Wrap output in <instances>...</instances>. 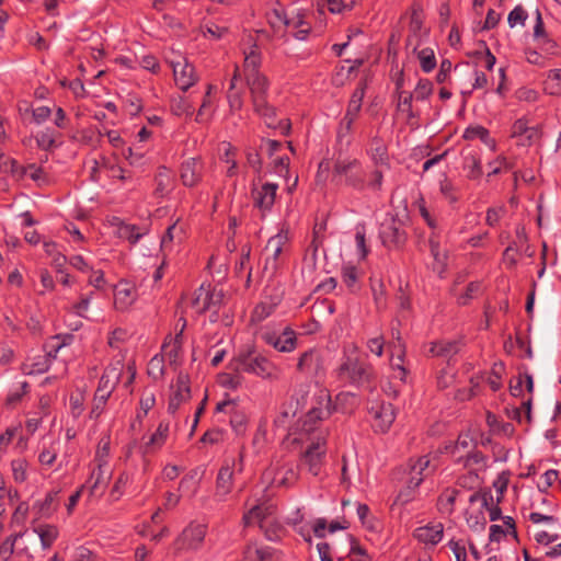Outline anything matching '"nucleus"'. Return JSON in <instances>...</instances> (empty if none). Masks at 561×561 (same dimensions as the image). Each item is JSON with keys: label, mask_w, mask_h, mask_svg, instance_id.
Returning a JSON list of instances; mask_svg holds the SVG:
<instances>
[{"label": "nucleus", "mask_w": 561, "mask_h": 561, "mask_svg": "<svg viewBox=\"0 0 561 561\" xmlns=\"http://www.w3.org/2000/svg\"><path fill=\"white\" fill-rule=\"evenodd\" d=\"M324 405L313 407L309 410L304 421L301 437H294V443L306 445L305 450L300 454L299 466L314 477L321 473L327 457V436L324 431L317 426L319 421L331 414L328 396H324Z\"/></svg>", "instance_id": "nucleus-1"}, {"label": "nucleus", "mask_w": 561, "mask_h": 561, "mask_svg": "<svg viewBox=\"0 0 561 561\" xmlns=\"http://www.w3.org/2000/svg\"><path fill=\"white\" fill-rule=\"evenodd\" d=\"M232 365L237 371L251 374L262 379L272 380L279 376L277 366L251 345L239 351Z\"/></svg>", "instance_id": "nucleus-2"}, {"label": "nucleus", "mask_w": 561, "mask_h": 561, "mask_svg": "<svg viewBox=\"0 0 561 561\" xmlns=\"http://www.w3.org/2000/svg\"><path fill=\"white\" fill-rule=\"evenodd\" d=\"M371 375L370 365L360 359L356 345L352 344L344 351L342 363L337 368V376L341 380L354 386H363L370 380Z\"/></svg>", "instance_id": "nucleus-3"}, {"label": "nucleus", "mask_w": 561, "mask_h": 561, "mask_svg": "<svg viewBox=\"0 0 561 561\" xmlns=\"http://www.w3.org/2000/svg\"><path fill=\"white\" fill-rule=\"evenodd\" d=\"M333 174L340 178L345 186L363 192L366 188L367 172L360 160L352 157H340L335 160Z\"/></svg>", "instance_id": "nucleus-4"}, {"label": "nucleus", "mask_w": 561, "mask_h": 561, "mask_svg": "<svg viewBox=\"0 0 561 561\" xmlns=\"http://www.w3.org/2000/svg\"><path fill=\"white\" fill-rule=\"evenodd\" d=\"M275 508L270 504L256 505L243 515L244 526L257 523L261 530L270 541H277L282 537L283 528L274 516Z\"/></svg>", "instance_id": "nucleus-5"}, {"label": "nucleus", "mask_w": 561, "mask_h": 561, "mask_svg": "<svg viewBox=\"0 0 561 561\" xmlns=\"http://www.w3.org/2000/svg\"><path fill=\"white\" fill-rule=\"evenodd\" d=\"M436 467V457H431L430 455L411 460L407 472V490L399 493L398 501L401 503L409 502L412 497V491H414L426 477L434 472Z\"/></svg>", "instance_id": "nucleus-6"}, {"label": "nucleus", "mask_w": 561, "mask_h": 561, "mask_svg": "<svg viewBox=\"0 0 561 561\" xmlns=\"http://www.w3.org/2000/svg\"><path fill=\"white\" fill-rule=\"evenodd\" d=\"M243 455L240 454L238 457H227L225 463L220 468L217 482H216V495L219 500L224 501L232 491L233 476L234 473H241L243 471Z\"/></svg>", "instance_id": "nucleus-7"}, {"label": "nucleus", "mask_w": 561, "mask_h": 561, "mask_svg": "<svg viewBox=\"0 0 561 561\" xmlns=\"http://www.w3.org/2000/svg\"><path fill=\"white\" fill-rule=\"evenodd\" d=\"M299 478V466L293 462H285L270 468L264 473V480L275 488H290Z\"/></svg>", "instance_id": "nucleus-8"}, {"label": "nucleus", "mask_w": 561, "mask_h": 561, "mask_svg": "<svg viewBox=\"0 0 561 561\" xmlns=\"http://www.w3.org/2000/svg\"><path fill=\"white\" fill-rule=\"evenodd\" d=\"M169 62L173 69L175 83L181 90L186 91L196 83L197 76L194 66L185 57L179 55L170 59Z\"/></svg>", "instance_id": "nucleus-9"}, {"label": "nucleus", "mask_w": 561, "mask_h": 561, "mask_svg": "<svg viewBox=\"0 0 561 561\" xmlns=\"http://www.w3.org/2000/svg\"><path fill=\"white\" fill-rule=\"evenodd\" d=\"M430 30L423 24L422 18L413 13L410 19L409 35L407 38V49L411 53L424 46H428Z\"/></svg>", "instance_id": "nucleus-10"}, {"label": "nucleus", "mask_w": 561, "mask_h": 561, "mask_svg": "<svg viewBox=\"0 0 561 561\" xmlns=\"http://www.w3.org/2000/svg\"><path fill=\"white\" fill-rule=\"evenodd\" d=\"M289 239L288 229L282 228L275 236L271 237L264 249L265 268L273 272L277 268V260L283 251V247Z\"/></svg>", "instance_id": "nucleus-11"}, {"label": "nucleus", "mask_w": 561, "mask_h": 561, "mask_svg": "<svg viewBox=\"0 0 561 561\" xmlns=\"http://www.w3.org/2000/svg\"><path fill=\"white\" fill-rule=\"evenodd\" d=\"M222 301V290L213 289L210 291H207L203 287H201L192 305L199 313L205 311H211L213 314H217Z\"/></svg>", "instance_id": "nucleus-12"}, {"label": "nucleus", "mask_w": 561, "mask_h": 561, "mask_svg": "<svg viewBox=\"0 0 561 561\" xmlns=\"http://www.w3.org/2000/svg\"><path fill=\"white\" fill-rule=\"evenodd\" d=\"M188 376L180 373L174 385H171L168 411L175 413L179 408L191 398Z\"/></svg>", "instance_id": "nucleus-13"}, {"label": "nucleus", "mask_w": 561, "mask_h": 561, "mask_svg": "<svg viewBox=\"0 0 561 561\" xmlns=\"http://www.w3.org/2000/svg\"><path fill=\"white\" fill-rule=\"evenodd\" d=\"M250 90L253 108H261L265 105L268 92V80L261 72H253L245 77Z\"/></svg>", "instance_id": "nucleus-14"}, {"label": "nucleus", "mask_w": 561, "mask_h": 561, "mask_svg": "<svg viewBox=\"0 0 561 561\" xmlns=\"http://www.w3.org/2000/svg\"><path fill=\"white\" fill-rule=\"evenodd\" d=\"M61 344L54 346V353H57L61 348ZM56 354H54L55 356ZM51 352L38 353L28 356L21 366V370L25 375H38L48 370L51 363Z\"/></svg>", "instance_id": "nucleus-15"}, {"label": "nucleus", "mask_w": 561, "mask_h": 561, "mask_svg": "<svg viewBox=\"0 0 561 561\" xmlns=\"http://www.w3.org/2000/svg\"><path fill=\"white\" fill-rule=\"evenodd\" d=\"M205 535V525L191 523L179 536L175 545L179 549H196L203 542Z\"/></svg>", "instance_id": "nucleus-16"}, {"label": "nucleus", "mask_w": 561, "mask_h": 561, "mask_svg": "<svg viewBox=\"0 0 561 561\" xmlns=\"http://www.w3.org/2000/svg\"><path fill=\"white\" fill-rule=\"evenodd\" d=\"M488 500L489 497L485 494H480L478 492H474L469 496V502L471 504L480 503V510L466 513V523L473 531L479 533L485 528L486 518L484 516L483 508L488 507Z\"/></svg>", "instance_id": "nucleus-17"}, {"label": "nucleus", "mask_w": 561, "mask_h": 561, "mask_svg": "<svg viewBox=\"0 0 561 561\" xmlns=\"http://www.w3.org/2000/svg\"><path fill=\"white\" fill-rule=\"evenodd\" d=\"M512 137L518 140L519 146H530L540 138L538 126H529L528 119L518 118L512 126Z\"/></svg>", "instance_id": "nucleus-18"}, {"label": "nucleus", "mask_w": 561, "mask_h": 561, "mask_svg": "<svg viewBox=\"0 0 561 561\" xmlns=\"http://www.w3.org/2000/svg\"><path fill=\"white\" fill-rule=\"evenodd\" d=\"M263 340L278 352L290 353L296 348V334L290 328H285L280 334L266 332Z\"/></svg>", "instance_id": "nucleus-19"}, {"label": "nucleus", "mask_w": 561, "mask_h": 561, "mask_svg": "<svg viewBox=\"0 0 561 561\" xmlns=\"http://www.w3.org/2000/svg\"><path fill=\"white\" fill-rule=\"evenodd\" d=\"M377 431L386 432L394 421V410L390 403H374L369 408Z\"/></svg>", "instance_id": "nucleus-20"}, {"label": "nucleus", "mask_w": 561, "mask_h": 561, "mask_svg": "<svg viewBox=\"0 0 561 561\" xmlns=\"http://www.w3.org/2000/svg\"><path fill=\"white\" fill-rule=\"evenodd\" d=\"M414 537L421 543L428 547H434L437 543H439L444 538V525L439 522H434L417 527L414 530Z\"/></svg>", "instance_id": "nucleus-21"}, {"label": "nucleus", "mask_w": 561, "mask_h": 561, "mask_svg": "<svg viewBox=\"0 0 561 561\" xmlns=\"http://www.w3.org/2000/svg\"><path fill=\"white\" fill-rule=\"evenodd\" d=\"M124 365L121 360L111 364L102 375L95 392L111 396L119 381Z\"/></svg>", "instance_id": "nucleus-22"}, {"label": "nucleus", "mask_w": 561, "mask_h": 561, "mask_svg": "<svg viewBox=\"0 0 561 561\" xmlns=\"http://www.w3.org/2000/svg\"><path fill=\"white\" fill-rule=\"evenodd\" d=\"M204 164L199 158H188L185 160L180 170V178L183 185L193 187L196 185L203 174Z\"/></svg>", "instance_id": "nucleus-23"}, {"label": "nucleus", "mask_w": 561, "mask_h": 561, "mask_svg": "<svg viewBox=\"0 0 561 561\" xmlns=\"http://www.w3.org/2000/svg\"><path fill=\"white\" fill-rule=\"evenodd\" d=\"M278 185L276 183L266 182L260 187L253 190V198L256 207L262 211H268L272 209Z\"/></svg>", "instance_id": "nucleus-24"}, {"label": "nucleus", "mask_w": 561, "mask_h": 561, "mask_svg": "<svg viewBox=\"0 0 561 561\" xmlns=\"http://www.w3.org/2000/svg\"><path fill=\"white\" fill-rule=\"evenodd\" d=\"M295 410L291 405L284 407L283 410L279 412L277 417L275 419V425L277 427H282L285 430H288V435L294 440V437H301L302 435V427H304V421L306 420L308 413L297 422L295 426H291V421L295 417Z\"/></svg>", "instance_id": "nucleus-25"}, {"label": "nucleus", "mask_w": 561, "mask_h": 561, "mask_svg": "<svg viewBox=\"0 0 561 561\" xmlns=\"http://www.w3.org/2000/svg\"><path fill=\"white\" fill-rule=\"evenodd\" d=\"M137 298L136 287L128 282H119L114 289V304L116 309H128Z\"/></svg>", "instance_id": "nucleus-26"}, {"label": "nucleus", "mask_w": 561, "mask_h": 561, "mask_svg": "<svg viewBox=\"0 0 561 561\" xmlns=\"http://www.w3.org/2000/svg\"><path fill=\"white\" fill-rule=\"evenodd\" d=\"M175 184L174 175L167 167H159L154 176V196L167 197L173 191Z\"/></svg>", "instance_id": "nucleus-27"}, {"label": "nucleus", "mask_w": 561, "mask_h": 561, "mask_svg": "<svg viewBox=\"0 0 561 561\" xmlns=\"http://www.w3.org/2000/svg\"><path fill=\"white\" fill-rule=\"evenodd\" d=\"M456 71L460 77L472 81L467 88L461 89L462 94H471L473 90L482 89L488 83V79L484 72L471 68L468 65L462 68H456Z\"/></svg>", "instance_id": "nucleus-28"}, {"label": "nucleus", "mask_w": 561, "mask_h": 561, "mask_svg": "<svg viewBox=\"0 0 561 561\" xmlns=\"http://www.w3.org/2000/svg\"><path fill=\"white\" fill-rule=\"evenodd\" d=\"M59 490H53L46 493L43 500H37L33 510L41 518H49L57 511L59 504Z\"/></svg>", "instance_id": "nucleus-29"}, {"label": "nucleus", "mask_w": 561, "mask_h": 561, "mask_svg": "<svg viewBox=\"0 0 561 561\" xmlns=\"http://www.w3.org/2000/svg\"><path fill=\"white\" fill-rule=\"evenodd\" d=\"M254 112L260 115L267 127L279 129L282 134L287 135L290 130V124L287 119L277 122L276 110L265 101V105L261 108H254Z\"/></svg>", "instance_id": "nucleus-30"}, {"label": "nucleus", "mask_w": 561, "mask_h": 561, "mask_svg": "<svg viewBox=\"0 0 561 561\" xmlns=\"http://www.w3.org/2000/svg\"><path fill=\"white\" fill-rule=\"evenodd\" d=\"M111 476L112 473L107 467H103L102 462L98 465V469L92 472L90 480L88 481L90 495H101L104 492Z\"/></svg>", "instance_id": "nucleus-31"}, {"label": "nucleus", "mask_w": 561, "mask_h": 561, "mask_svg": "<svg viewBox=\"0 0 561 561\" xmlns=\"http://www.w3.org/2000/svg\"><path fill=\"white\" fill-rule=\"evenodd\" d=\"M95 165L100 171L105 172L106 176L112 180H118L122 183L133 182V178L129 173H127L121 165L107 158H103L100 163L95 162Z\"/></svg>", "instance_id": "nucleus-32"}, {"label": "nucleus", "mask_w": 561, "mask_h": 561, "mask_svg": "<svg viewBox=\"0 0 561 561\" xmlns=\"http://www.w3.org/2000/svg\"><path fill=\"white\" fill-rule=\"evenodd\" d=\"M298 370L307 376H318L321 370L320 358L316 351L310 350L301 354L297 364Z\"/></svg>", "instance_id": "nucleus-33"}, {"label": "nucleus", "mask_w": 561, "mask_h": 561, "mask_svg": "<svg viewBox=\"0 0 561 561\" xmlns=\"http://www.w3.org/2000/svg\"><path fill=\"white\" fill-rule=\"evenodd\" d=\"M182 343L181 333H176L174 337H170L162 345L161 356L172 366H178L181 360Z\"/></svg>", "instance_id": "nucleus-34"}, {"label": "nucleus", "mask_w": 561, "mask_h": 561, "mask_svg": "<svg viewBox=\"0 0 561 561\" xmlns=\"http://www.w3.org/2000/svg\"><path fill=\"white\" fill-rule=\"evenodd\" d=\"M473 446V439L472 437L465 433V434H460L458 436V439L456 442V445H455V450L454 453H457V451H465L466 453V456H465V466H468L471 461L473 462H479L481 460V455L476 453V454H471V448ZM463 458V456H460L457 458V461H460L461 459Z\"/></svg>", "instance_id": "nucleus-35"}, {"label": "nucleus", "mask_w": 561, "mask_h": 561, "mask_svg": "<svg viewBox=\"0 0 561 561\" xmlns=\"http://www.w3.org/2000/svg\"><path fill=\"white\" fill-rule=\"evenodd\" d=\"M381 241L385 245H398L404 240V232L391 221L383 222L379 231Z\"/></svg>", "instance_id": "nucleus-36"}, {"label": "nucleus", "mask_w": 561, "mask_h": 561, "mask_svg": "<svg viewBox=\"0 0 561 561\" xmlns=\"http://www.w3.org/2000/svg\"><path fill=\"white\" fill-rule=\"evenodd\" d=\"M470 382H471V389H470V393H469L468 398L477 394V392H478L477 389L479 388V386L482 382H486L493 391H497L502 387L501 375L495 369L493 370L492 374H489V375L481 374V375L471 377Z\"/></svg>", "instance_id": "nucleus-37"}, {"label": "nucleus", "mask_w": 561, "mask_h": 561, "mask_svg": "<svg viewBox=\"0 0 561 561\" xmlns=\"http://www.w3.org/2000/svg\"><path fill=\"white\" fill-rule=\"evenodd\" d=\"M463 138L467 140L479 139L481 140L490 150H496V141L490 136V133L486 128L481 125L469 126L463 131Z\"/></svg>", "instance_id": "nucleus-38"}, {"label": "nucleus", "mask_w": 561, "mask_h": 561, "mask_svg": "<svg viewBox=\"0 0 561 561\" xmlns=\"http://www.w3.org/2000/svg\"><path fill=\"white\" fill-rule=\"evenodd\" d=\"M33 530L38 536L43 549L50 548L59 536L58 527L51 524H41Z\"/></svg>", "instance_id": "nucleus-39"}, {"label": "nucleus", "mask_w": 561, "mask_h": 561, "mask_svg": "<svg viewBox=\"0 0 561 561\" xmlns=\"http://www.w3.org/2000/svg\"><path fill=\"white\" fill-rule=\"evenodd\" d=\"M348 542V551L346 556H337V561H373L368 552L357 545L351 536L346 537Z\"/></svg>", "instance_id": "nucleus-40"}, {"label": "nucleus", "mask_w": 561, "mask_h": 561, "mask_svg": "<svg viewBox=\"0 0 561 561\" xmlns=\"http://www.w3.org/2000/svg\"><path fill=\"white\" fill-rule=\"evenodd\" d=\"M168 435L169 424L161 422L156 432L150 435L148 442L145 443V453L160 448L165 443Z\"/></svg>", "instance_id": "nucleus-41"}, {"label": "nucleus", "mask_w": 561, "mask_h": 561, "mask_svg": "<svg viewBox=\"0 0 561 561\" xmlns=\"http://www.w3.org/2000/svg\"><path fill=\"white\" fill-rule=\"evenodd\" d=\"M463 171L469 180H479L482 176V164L476 153H468L463 157Z\"/></svg>", "instance_id": "nucleus-42"}, {"label": "nucleus", "mask_w": 561, "mask_h": 561, "mask_svg": "<svg viewBox=\"0 0 561 561\" xmlns=\"http://www.w3.org/2000/svg\"><path fill=\"white\" fill-rule=\"evenodd\" d=\"M411 53L416 55L420 66L424 72H431L435 69L437 62L434 49L431 46H424Z\"/></svg>", "instance_id": "nucleus-43"}, {"label": "nucleus", "mask_w": 561, "mask_h": 561, "mask_svg": "<svg viewBox=\"0 0 561 561\" xmlns=\"http://www.w3.org/2000/svg\"><path fill=\"white\" fill-rule=\"evenodd\" d=\"M430 249L434 259L433 270L442 275L445 271L447 255L444 251L440 250L439 242L435 238V232L430 239Z\"/></svg>", "instance_id": "nucleus-44"}, {"label": "nucleus", "mask_w": 561, "mask_h": 561, "mask_svg": "<svg viewBox=\"0 0 561 561\" xmlns=\"http://www.w3.org/2000/svg\"><path fill=\"white\" fill-rule=\"evenodd\" d=\"M274 549L271 547L259 546L257 543H251L244 551V557L248 561H267L272 559Z\"/></svg>", "instance_id": "nucleus-45"}, {"label": "nucleus", "mask_w": 561, "mask_h": 561, "mask_svg": "<svg viewBox=\"0 0 561 561\" xmlns=\"http://www.w3.org/2000/svg\"><path fill=\"white\" fill-rule=\"evenodd\" d=\"M262 64L261 53L256 48V46L250 47L248 50H244V73L245 77L250 76L253 72H260L259 68Z\"/></svg>", "instance_id": "nucleus-46"}, {"label": "nucleus", "mask_w": 561, "mask_h": 561, "mask_svg": "<svg viewBox=\"0 0 561 561\" xmlns=\"http://www.w3.org/2000/svg\"><path fill=\"white\" fill-rule=\"evenodd\" d=\"M543 90L549 95L561 96V69H551L547 73Z\"/></svg>", "instance_id": "nucleus-47"}, {"label": "nucleus", "mask_w": 561, "mask_h": 561, "mask_svg": "<svg viewBox=\"0 0 561 561\" xmlns=\"http://www.w3.org/2000/svg\"><path fill=\"white\" fill-rule=\"evenodd\" d=\"M459 343L456 341H438L431 344L430 353L434 356L449 357L458 353Z\"/></svg>", "instance_id": "nucleus-48"}, {"label": "nucleus", "mask_w": 561, "mask_h": 561, "mask_svg": "<svg viewBox=\"0 0 561 561\" xmlns=\"http://www.w3.org/2000/svg\"><path fill=\"white\" fill-rule=\"evenodd\" d=\"M116 234L118 238L135 244L145 234V232L140 231L135 225L119 222L116 228Z\"/></svg>", "instance_id": "nucleus-49"}, {"label": "nucleus", "mask_w": 561, "mask_h": 561, "mask_svg": "<svg viewBox=\"0 0 561 561\" xmlns=\"http://www.w3.org/2000/svg\"><path fill=\"white\" fill-rule=\"evenodd\" d=\"M459 491L456 489H446L438 499V510L445 515H450L455 510V502Z\"/></svg>", "instance_id": "nucleus-50"}, {"label": "nucleus", "mask_w": 561, "mask_h": 561, "mask_svg": "<svg viewBox=\"0 0 561 561\" xmlns=\"http://www.w3.org/2000/svg\"><path fill=\"white\" fill-rule=\"evenodd\" d=\"M59 440H51L48 445L44 442L43 449L38 455V461L43 466H51L59 451Z\"/></svg>", "instance_id": "nucleus-51"}, {"label": "nucleus", "mask_w": 561, "mask_h": 561, "mask_svg": "<svg viewBox=\"0 0 561 561\" xmlns=\"http://www.w3.org/2000/svg\"><path fill=\"white\" fill-rule=\"evenodd\" d=\"M368 154L376 164H387L388 162L387 148L379 139H373L368 149Z\"/></svg>", "instance_id": "nucleus-52"}, {"label": "nucleus", "mask_w": 561, "mask_h": 561, "mask_svg": "<svg viewBox=\"0 0 561 561\" xmlns=\"http://www.w3.org/2000/svg\"><path fill=\"white\" fill-rule=\"evenodd\" d=\"M394 351L397 352V355L392 354L390 358V365L392 369L394 370V377L400 379L401 381L405 380L407 370L402 365L403 362V350L402 344L399 341L398 345H394Z\"/></svg>", "instance_id": "nucleus-53"}, {"label": "nucleus", "mask_w": 561, "mask_h": 561, "mask_svg": "<svg viewBox=\"0 0 561 561\" xmlns=\"http://www.w3.org/2000/svg\"><path fill=\"white\" fill-rule=\"evenodd\" d=\"M199 473L197 470L185 476L180 483V490L184 495L194 496L197 492Z\"/></svg>", "instance_id": "nucleus-54"}, {"label": "nucleus", "mask_w": 561, "mask_h": 561, "mask_svg": "<svg viewBox=\"0 0 561 561\" xmlns=\"http://www.w3.org/2000/svg\"><path fill=\"white\" fill-rule=\"evenodd\" d=\"M35 140L42 150H49L55 146L56 133L53 129L46 128L37 133Z\"/></svg>", "instance_id": "nucleus-55"}, {"label": "nucleus", "mask_w": 561, "mask_h": 561, "mask_svg": "<svg viewBox=\"0 0 561 561\" xmlns=\"http://www.w3.org/2000/svg\"><path fill=\"white\" fill-rule=\"evenodd\" d=\"M148 375L158 380L164 375V357L157 354L148 363Z\"/></svg>", "instance_id": "nucleus-56"}, {"label": "nucleus", "mask_w": 561, "mask_h": 561, "mask_svg": "<svg viewBox=\"0 0 561 561\" xmlns=\"http://www.w3.org/2000/svg\"><path fill=\"white\" fill-rule=\"evenodd\" d=\"M413 95L411 93L401 91L398 94V111L404 114L408 118H413L414 112L412 110Z\"/></svg>", "instance_id": "nucleus-57"}, {"label": "nucleus", "mask_w": 561, "mask_h": 561, "mask_svg": "<svg viewBox=\"0 0 561 561\" xmlns=\"http://www.w3.org/2000/svg\"><path fill=\"white\" fill-rule=\"evenodd\" d=\"M12 473L15 482L23 483L27 479L28 463L25 459H15L11 462Z\"/></svg>", "instance_id": "nucleus-58"}, {"label": "nucleus", "mask_w": 561, "mask_h": 561, "mask_svg": "<svg viewBox=\"0 0 561 561\" xmlns=\"http://www.w3.org/2000/svg\"><path fill=\"white\" fill-rule=\"evenodd\" d=\"M69 561H98V556L85 546H78L70 554Z\"/></svg>", "instance_id": "nucleus-59"}, {"label": "nucleus", "mask_w": 561, "mask_h": 561, "mask_svg": "<svg viewBox=\"0 0 561 561\" xmlns=\"http://www.w3.org/2000/svg\"><path fill=\"white\" fill-rule=\"evenodd\" d=\"M287 18H288V13H285V12H283L282 9H277V8L273 9L272 11H270L267 13L268 24L274 30H279L283 26L286 27Z\"/></svg>", "instance_id": "nucleus-60"}, {"label": "nucleus", "mask_w": 561, "mask_h": 561, "mask_svg": "<svg viewBox=\"0 0 561 561\" xmlns=\"http://www.w3.org/2000/svg\"><path fill=\"white\" fill-rule=\"evenodd\" d=\"M439 191L444 198L450 203L455 204L458 202V196L456 193V187L454 184L447 179L445 175L444 179L439 182Z\"/></svg>", "instance_id": "nucleus-61"}, {"label": "nucleus", "mask_w": 561, "mask_h": 561, "mask_svg": "<svg viewBox=\"0 0 561 561\" xmlns=\"http://www.w3.org/2000/svg\"><path fill=\"white\" fill-rule=\"evenodd\" d=\"M355 243H356V252L358 254V257L364 260L369 253V249L366 245V233H365L364 227L356 228Z\"/></svg>", "instance_id": "nucleus-62"}, {"label": "nucleus", "mask_w": 561, "mask_h": 561, "mask_svg": "<svg viewBox=\"0 0 561 561\" xmlns=\"http://www.w3.org/2000/svg\"><path fill=\"white\" fill-rule=\"evenodd\" d=\"M362 105L348 102L347 110L345 113V116L342 119V127H345L346 130H350L353 123L356 121L359 112H360Z\"/></svg>", "instance_id": "nucleus-63"}, {"label": "nucleus", "mask_w": 561, "mask_h": 561, "mask_svg": "<svg viewBox=\"0 0 561 561\" xmlns=\"http://www.w3.org/2000/svg\"><path fill=\"white\" fill-rule=\"evenodd\" d=\"M182 234L183 229L181 227H178L176 224L171 225L161 239V248L168 249L175 239L181 240Z\"/></svg>", "instance_id": "nucleus-64"}]
</instances>
